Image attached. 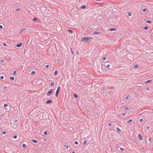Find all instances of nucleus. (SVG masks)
Here are the masks:
<instances>
[{"label":"nucleus","instance_id":"obj_7","mask_svg":"<svg viewBox=\"0 0 153 153\" xmlns=\"http://www.w3.org/2000/svg\"><path fill=\"white\" fill-rule=\"evenodd\" d=\"M32 141L34 143H36L37 142V140H35L34 139H32Z\"/></svg>","mask_w":153,"mask_h":153},{"label":"nucleus","instance_id":"obj_36","mask_svg":"<svg viewBox=\"0 0 153 153\" xmlns=\"http://www.w3.org/2000/svg\"><path fill=\"white\" fill-rule=\"evenodd\" d=\"M120 149L121 151H123L124 150L123 148L121 147L120 148Z\"/></svg>","mask_w":153,"mask_h":153},{"label":"nucleus","instance_id":"obj_23","mask_svg":"<svg viewBox=\"0 0 153 153\" xmlns=\"http://www.w3.org/2000/svg\"><path fill=\"white\" fill-rule=\"evenodd\" d=\"M138 66L137 65H135L134 66V67L135 68H138Z\"/></svg>","mask_w":153,"mask_h":153},{"label":"nucleus","instance_id":"obj_54","mask_svg":"<svg viewBox=\"0 0 153 153\" xmlns=\"http://www.w3.org/2000/svg\"><path fill=\"white\" fill-rule=\"evenodd\" d=\"M146 89H147V90H148V89H149V88H146Z\"/></svg>","mask_w":153,"mask_h":153},{"label":"nucleus","instance_id":"obj_42","mask_svg":"<svg viewBox=\"0 0 153 153\" xmlns=\"http://www.w3.org/2000/svg\"><path fill=\"white\" fill-rule=\"evenodd\" d=\"M151 140V138L150 137V138H149V140L150 142Z\"/></svg>","mask_w":153,"mask_h":153},{"label":"nucleus","instance_id":"obj_3","mask_svg":"<svg viewBox=\"0 0 153 153\" xmlns=\"http://www.w3.org/2000/svg\"><path fill=\"white\" fill-rule=\"evenodd\" d=\"M60 88V86H59L58 87L57 89V90L56 91V94H55L56 96V97L57 96L59 92V91Z\"/></svg>","mask_w":153,"mask_h":153},{"label":"nucleus","instance_id":"obj_16","mask_svg":"<svg viewBox=\"0 0 153 153\" xmlns=\"http://www.w3.org/2000/svg\"><path fill=\"white\" fill-rule=\"evenodd\" d=\"M22 146L23 148H25L26 146V145L25 144H23Z\"/></svg>","mask_w":153,"mask_h":153},{"label":"nucleus","instance_id":"obj_46","mask_svg":"<svg viewBox=\"0 0 153 153\" xmlns=\"http://www.w3.org/2000/svg\"><path fill=\"white\" fill-rule=\"evenodd\" d=\"M126 99H128V96H126Z\"/></svg>","mask_w":153,"mask_h":153},{"label":"nucleus","instance_id":"obj_4","mask_svg":"<svg viewBox=\"0 0 153 153\" xmlns=\"http://www.w3.org/2000/svg\"><path fill=\"white\" fill-rule=\"evenodd\" d=\"M137 138H138V139H140V140H142V139L141 135L140 134H139L138 135Z\"/></svg>","mask_w":153,"mask_h":153},{"label":"nucleus","instance_id":"obj_18","mask_svg":"<svg viewBox=\"0 0 153 153\" xmlns=\"http://www.w3.org/2000/svg\"><path fill=\"white\" fill-rule=\"evenodd\" d=\"M128 15L129 16H131V13L130 12H128Z\"/></svg>","mask_w":153,"mask_h":153},{"label":"nucleus","instance_id":"obj_52","mask_svg":"<svg viewBox=\"0 0 153 153\" xmlns=\"http://www.w3.org/2000/svg\"><path fill=\"white\" fill-rule=\"evenodd\" d=\"M122 115H123V116H124L125 115V114H122Z\"/></svg>","mask_w":153,"mask_h":153},{"label":"nucleus","instance_id":"obj_29","mask_svg":"<svg viewBox=\"0 0 153 153\" xmlns=\"http://www.w3.org/2000/svg\"><path fill=\"white\" fill-rule=\"evenodd\" d=\"M16 11H19L20 10V8H18V9H16L15 10Z\"/></svg>","mask_w":153,"mask_h":153},{"label":"nucleus","instance_id":"obj_20","mask_svg":"<svg viewBox=\"0 0 153 153\" xmlns=\"http://www.w3.org/2000/svg\"><path fill=\"white\" fill-rule=\"evenodd\" d=\"M64 147L66 148V149H68V146L67 145H65L64 146Z\"/></svg>","mask_w":153,"mask_h":153},{"label":"nucleus","instance_id":"obj_26","mask_svg":"<svg viewBox=\"0 0 153 153\" xmlns=\"http://www.w3.org/2000/svg\"><path fill=\"white\" fill-rule=\"evenodd\" d=\"M144 29L145 30H146L148 29V27H144Z\"/></svg>","mask_w":153,"mask_h":153},{"label":"nucleus","instance_id":"obj_12","mask_svg":"<svg viewBox=\"0 0 153 153\" xmlns=\"http://www.w3.org/2000/svg\"><path fill=\"white\" fill-rule=\"evenodd\" d=\"M68 32L70 33H72L73 32V31L72 30L70 29H68Z\"/></svg>","mask_w":153,"mask_h":153},{"label":"nucleus","instance_id":"obj_19","mask_svg":"<svg viewBox=\"0 0 153 153\" xmlns=\"http://www.w3.org/2000/svg\"><path fill=\"white\" fill-rule=\"evenodd\" d=\"M36 73V72L35 71H32L31 74H34Z\"/></svg>","mask_w":153,"mask_h":153},{"label":"nucleus","instance_id":"obj_44","mask_svg":"<svg viewBox=\"0 0 153 153\" xmlns=\"http://www.w3.org/2000/svg\"><path fill=\"white\" fill-rule=\"evenodd\" d=\"M143 121V120L142 119H140V121L141 122H142Z\"/></svg>","mask_w":153,"mask_h":153},{"label":"nucleus","instance_id":"obj_22","mask_svg":"<svg viewBox=\"0 0 153 153\" xmlns=\"http://www.w3.org/2000/svg\"><path fill=\"white\" fill-rule=\"evenodd\" d=\"M87 141H86L85 140L83 142V145H85L86 144V143Z\"/></svg>","mask_w":153,"mask_h":153},{"label":"nucleus","instance_id":"obj_5","mask_svg":"<svg viewBox=\"0 0 153 153\" xmlns=\"http://www.w3.org/2000/svg\"><path fill=\"white\" fill-rule=\"evenodd\" d=\"M116 30V29L115 28H111L109 29V31H115Z\"/></svg>","mask_w":153,"mask_h":153},{"label":"nucleus","instance_id":"obj_38","mask_svg":"<svg viewBox=\"0 0 153 153\" xmlns=\"http://www.w3.org/2000/svg\"><path fill=\"white\" fill-rule=\"evenodd\" d=\"M54 83L53 82H51V85L52 86L54 85Z\"/></svg>","mask_w":153,"mask_h":153},{"label":"nucleus","instance_id":"obj_14","mask_svg":"<svg viewBox=\"0 0 153 153\" xmlns=\"http://www.w3.org/2000/svg\"><path fill=\"white\" fill-rule=\"evenodd\" d=\"M99 33V32H94L93 33V34H94V35H95V34H98V33Z\"/></svg>","mask_w":153,"mask_h":153},{"label":"nucleus","instance_id":"obj_51","mask_svg":"<svg viewBox=\"0 0 153 153\" xmlns=\"http://www.w3.org/2000/svg\"><path fill=\"white\" fill-rule=\"evenodd\" d=\"M6 88V87H4L3 88V89H5Z\"/></svg>","mask_w":153,"mask_h":153},{"label":"nucleus","instance_id":"obj_6","mask_svg":"<svg viewBox=\"0 0 153 153\" xmlns=\"http://www.w3.org/2000/svg\"><path fill=\"white\" fill-rule=\"evenodd\" d=\"M51 102H52V101L51 100H48L47 101V102H46V103L47 104H50V103H51Z\"/></svg>","mask_w":153,"mask_h":153},{"label":"nucleus","instance_id":"obj_24","mask_svg":"<svg viewBox=\"0 0 153 153\" xmlns=\"http://www.w3.org/2000/svg\"><path fill=\"white\" fill-rule=\"evenodd\" d=\"M57 71H55L54 74L55 75H56L57 74Z\"/></svg>","mask_w":153,"mask_h":153},{"label":"nucleus","instance_id":"obj_35","mask_svg":"<svg viewBox=\"0 0 153 153\" xmlns=\"http://www.w3.org/2000/svg\"><path fill=\"white\" fill-rule=\"evenodd\" d=\"M106 59V58L105 57H104L102 58V59L103 61H104Z\"/></svg>","mask_w":153,"mask_h":153},{"label":"nucleus","instance_id":"obj_32","mask_svg":"<svg viewBox=\"0 0 153 153\" xmlns=\"http://www.w3.org/2000/svg\"><path fill=\"white\" fill-rule=\"evenodd\" d=\"M16 71H14L13 72V74H16Z\"/></svg>","mask_w":153,"mask_h":153},{"label":"nucleus","instance_id":"obj_2","mask_svg":"<svg viewBox=\"0 0 153 153\" xmlns=\"http://www.w3.org/2000/svg\"><path fill=\"white\" fill-rule=\"evenodd\" d=\"M54 91V90L53 89H51L48 91L46 94V95L47 96H50L51 94H52Z\"/></svg>","mask_w":153,"mask_h":153},{"label":"nucleus","instance_id":"obj_53","mask_svg":"<svg viewBox=\"0 0 153 153\" xmlns=\"http://www.w3.org/2000/svg\"><path fill=\"white\" fill-rule=\"evenodd\" d=\"M72 153H75V152H74V151H73V152H72Z\"/></svg>","mask_w":153,"mask_h":153},{"label":"nucleus","instance_id":"obj_48","mask_svg":"<svg viewBox=\"0 0 153 153\" xmlns=\"http://www.w3.org/2000/svg\"><path fill=\"white\" fill-rule=\"evenodd\" d=\"M149 127L148 126L147 127V129H149Z\"/></svg>","mask_w":153,"mask_h":153},{"label":"nucleus","instance_id":"obj_1","mask_svg":"<svg viewBox=\"0 0 153 153\" xmlns=\"http://www.w3.org/2000/svg\"><path fill=\"white\" fill-rule=\"evenodd\" d=\"M92 37H85L82 38L81 39V41L88 42L90 41L91 40H92Z\"/></svg>","mask_w":153,"mask_h":153},{"label":"nucleus","instance_id":"obj_31","mask_svg":"<svg viewBox=\"0 0 153 153\" xmlns=\"http://www.w3.org/2000/svg\"><path fill=\"white\" fill-rule=\"evenodd\" d=\"M17 137V136L16 135H15V136H13V138L14 139H16Z\"/></svg>","mask_w":153,"mask_h":153},{"label":"nucleus","instance_id":"obj_9","mask_svg":"<svg viewBox=\"0 0 153 153\" xmlns=\"http://www.w3.org/2000/svg\"><path fill=\"white\" fill-rule=\"evenodd\" d=\"M26 30V29H25V28L23 29H21L20 30V33H21L22 32L23 30Z\"/></svg>","mask_w":153,"mask_h":153},{"label":"nucleus","instance_id":"obj_55","mask_svg":"<svg viewBox=\"0 0 153 153\" xmlns=\"http://www.w3.org/2000/svg\"><path fill=\"white\" fill-rule=\"evenodd\" d=\"M1 61L2 62H4V61L3 60H1Z\"/></svg>","mask_w":153,"mask_h":153},{"label":"nucleus","instance_id":"obj_30","mask_svg":"<svg viewBox=\"0 0 153 153\" xmlns=\"http://www.w3.org/2000/svg\"><path fill=\"white\" fill-rule=\"evenodd\" d=\"M132 121V120H129L128 121L127 123H129L131 122Z\"/></svg>","mask_w":153,"mask_h":153},{"label":"nucleus","instance_id":"obj_34","mask_svg":"<svg viewBox=\"0 0 153 153\" xmlns=\"http://www.w3.org/2000/svg\"><path fill=\"white\" fill-rule=\"evenodd\" d=\"M124 109L126 110H127L128 109V108L127 107H125L124 108Z\"/></svg>","mask_w":153,"mask_h":153},{"label":"nucleus","instance_id":"obj_27","mask_svg":"<svg viewBox=\"0 0 153 153\" xmlns=\"http://www.w3.org/2000/svg\"><path fill=\"white\" fill-rule=\"evenodd\" d=\"M74 97L76 98H77V95L76 94H74Z\"/></svg>","mask_w":153,"mask_h":153},{"label":"nucleus","instance_id":"obj_50","mask_svg":"<svg viewBox=\"0 0 153 153\" xmlns=\"http://www.w3.org/2000/svg\"><path fill=\"white\" fill-rule=\"evenodd\" d=\"M108 125L109 126H111V124H110V123H109V124H108Z\"/></svg>","mask_w":153,"mask_h":153},{"label":"nucleus","instance_id":"obj_41","mask_svg":"<svg viewBox=\"0 0 153 153\" xmlns=\"http://www.w3.org/2000/svg\"><path fill=\"white\" fill-rule=\"evenodd\" d=\"M3 28V27L2 25H0V28L2 29Z\"/></svg>","mask_w":153,"mask_h":153},{"label":"nucleus","instance_id":"obj_13","mask_svg":"<svg viewBox=\"0 0 153 153\" xmlns=\"http://www.w3.org/2000/svg\"><path fill=\"white\" fill-rule=\"evenodd\" d=\"M116 129H117V131H119V132H121V130L118 127H117L116 128Z\"/></svg>","mask_w":153,"mask_h":153},{"label":"nucleus","instance_id":"obj_25","mask_svg":"<svg viewBox=\"0 0 153 153\" xmlns=\"http://www.w3.org/2000/svg\"><path fill=\"white\" fill-rule=\"evenodd\" d=\"M47 132L46 131H44V134L45 135H46L47 134Z\"/></svg>","mask_w":153,"mask_h":153},{"label":"nucleus","instance_id":"obj_8","mask_svg":"<svg viewBox=\"0 0 153 153\" xmlns=\"http://www.w3.org/2000/svg\"><path fill=\"white\" fill-rule=\"evenodd\" d=\"M22 43H20V44H18L16 45V46L17 47H21V46L22 45Z\"/></svg>","mask_w":153,"mask_h":153},{"label":"nucleus","instance_id":"obj_33","mask_svg":"<svg viewBox=\"0 0 153 153\" xmlns=\"http://www.w3.org/2000/svg\"><path fill=\"white\" fill-rule=\"evenodd\" d=\"M4 77L3 76H1L0 77V79H4Z\"/></svg>","mask_w":153,"mask_h":153},{"label":"nucleus","instance_id":"obj_40","mask_svg":"<svg viewBox=\"0 0 153 153\" xmlns=\"http://www.w3.org/2000/svg\"><path fill=\"white\" fill-rule=\"evenodd\" d=\"M110 65H109V64H108V65H107V68H109V67H110Z\"/></svg>","mask_w":153,"mask_h":153},{"label":"nucleus","instance_id":"obj_21","mask_svg":"<svg viewBox=\"0 0 153 153\" xmlns=\"http://www.w3.org/2000/svg\"><path fill=\"white\" fill-rule=\"evenodd\" d=\"M151 81V79L148 80L146 82V83H149V82H150Z\"/></svg>","mask_w":153,"mask_h":153},{"label":"nucleus","instance_id":"obj_45","mask_svg":"<svg viewBox=\"0 0 153 153\" xmlns=\"http://www.w3.org/2000/svg\"><path fill=\"white\" fill-rule=\"evenodd\" d=\"M49 66V65H46L45 67L47 68Z\"/></svg>","mask_w":153,"mask_h":153},{"label":"nucleus","instance_id":"obj_49","mask_svg":"<svg viewBox=\"0 0 153 153\" xmlns=\"http://www.w3.org/2000/svg\"><path fill=\"white\" fill-rule=\"evenodd\" d=\"M3 45L5 46L6 45V44L5 43H3Z\"/></svg>","mask_w":153,"mask_h":153},{"label":"nucleus","instance_id":"obj_28","mask_svg":"<svg viewBox=\"0 0 153 153\" xmlns=\"http://www.w3.org/2000/svg\"><path fill=\"white\" fill-rule=\"evenodd\" d=\"M78 142L77 141H76L74 142V144H78Z\"/></svg>","mask_w":153,"mask_h":153},{"label":"nucleus","instance_id":"obj_37","mask_svg":"<svg viewBox=\"0 0 153 153\" xmlns=\"http://www.w3.org/2000/svg\"><path fill=\"white\" fill-rule=\"evenodd\" d=\"M146 9L145 8H143L142 10V11L143 12H145L146 11Z\"/></svg>","mask_w":153,"mask_h":153},{"label":"nucleus","instance_id":"obj_17","mask_svg":"<svg viewBox=\"0 0 153 153\" xmlns=\"http://www.w3.org/2000/svg\"><path fill=\"white\" fill-rule=\"evenodd\" d=\"M8 106V105L7 104H5L4 105V108H5L7 107Z\"/></svg>","mask_w":153,"mask_h":153},{"label":"nucleus","instance_id":"obj_47","mask_svg":"<svg viewBox=\"0 0 153 153\" xmlns=\"http://www.w3.org/2000/svg\"><path fill=\"white\" fill-rule=\"evenodd\" d=\"M17 121V120H14V122H16Z\"/></svg>","mask_w":153,"mask_h":153},{"label":"nucleus","instance_id":"obj_10","mask_svg":"<svg viewBox=\"0 0 153 153\" xmlns=\"http://www.w3.org/2000/svg\"><path fill=\"white\" fill-rule=\"evenodd\" d=\"M146 22L147 23H151L152 22L149 20H146Z\"/></svg>","mask_w":153,"mask_h":153},{"label":"nucleus","instance_id":"obj_43","mask_svg":"<svg viewBox=\"0 0 153 153\" xmlns=\"http://www.w3.org/2000/svg\"><path fill=\"white\" fill-rule=\"evenodd\" d=\"M33 20L36 21L37 20V19L36 18H35L33 19Z\"/></svg>","mask_w":153,"mask_h":153},{"label":"nucleus","instance_id":"obj_15","mask_svg":"<svg viewBox=\"0 0 153 153\" xmlns=\"http://www.w3.org/2000/svg\"><path fill=\"white\" fill-rule=\"evenodd\" d=\"M80 7H81L82 8V9H84V8H85L86 6H85V5H83V6H81Z\"/></svg>","mask_w":153,"mask_h":153},{"label":"nucleus","instance_id":"obj_11","mask_svg":"<svg viewBox=\"0 0 153 153\" xmlns=\"http://www.w3.org/2000/svg\"><path fill=\"white\" fill-rule=\"evenodd\" d=\"M10 79L12 80V81H13L14 80V78L13 77V76H11V77H10Z\"/></svg>","mask_w":153,"mask_h":153},{"label":"nucleus","instance_id":"obj_39","mask_svg":"<svg viewBox=\"0 0 153 153\" xmlns=\"http://www.w3.org/2000/svg\"><path fill=\"white\" fill-rule=\"evenodd\" d=\"M2 133H3L4 134H6V132L5 131H4Z\"/></svg>","mask_w":153,"mask_h":153}]
</instances>
